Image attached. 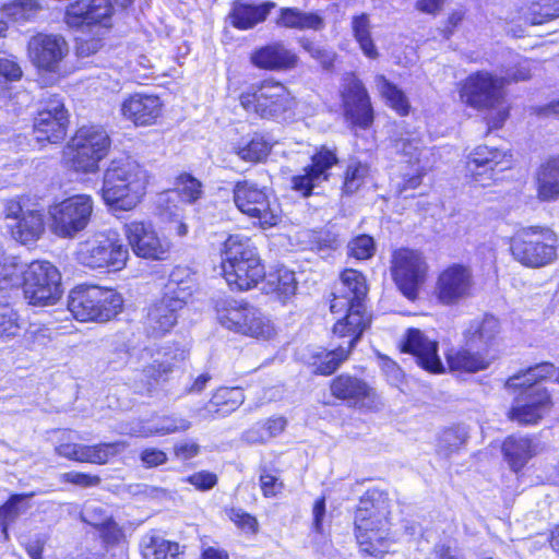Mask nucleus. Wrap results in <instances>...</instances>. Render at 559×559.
I'll list each match as a JSON object with an SVG mask.
<instances>
[{
	"label": "nucleus",
	"instance_id": "63",
	"mask_svg": "<svg viewBox=\"0 0 559 559\" xmlns=\"http://www.w3.org/2000/svg\"><path fill=\"white\" fill-rule=\"evenodd\" d=\"M99 535L103 539V542L107 545H116L118 544L122 537L123 532L121 527L110 518L104 526H100L98 528Z\"/></svg>",
	"mask_w": 559,
	"mask_h": 559
},
{
	"label": "nucleus",
	"instance_id": "36",
	"mask_svg": "<svg viewBox=\"0 0 559 559\" xmlns=\"http://www.w3.org/2000/svg\"><path fill=\"white\" fill-rule=\"evenodd\" d=\"M265 278L262 290L265 294L274 295L283 304L287 302L297 290V281L295 273L286 267L277 269L269 273Z\"/></svg>",
	"mask_w": 559,
	"mask_h": 559
},
{
	"label": "nucleus",
	"instance_id": "60",
	"mask_svg": "<svg viewBox=\"0 0 559 559\" xmlns=\"http://www.w3.org/2000/svg\"><path fill=\"white\" fill-rule=\"evenodd\" d=\"M80 516L83 522L94 526L97 530L100 526H104L106 521L111 518L106 514V511L102 506L96 503H85Z\"/></svg>",
	"mask_w": 559,
	"mask_h": 559
},
{
	"label": "nucleus",
	"instance_id": "23",
	"mask_svg": "<svg viewBox=\"0 0 559 559\" xmlns=\"http://www.w3.org/2000/svg\"><path fill=\"white\" fill-rule=\"evenodd\" d=\"M126 449L124 442H105L95 445L61 443L56 447L58 455L76 462L105 464Z\"/></svg>",
	"mask_w": 559,
	"mask_h": 559
},
{
	"label": "nucleus",
	"instance_id": "54",
	"mask_svg": "<svg viewBox=\"0 0 559 559\" xmlns=\"http://www.w3.org/2000/svg\"><path fill=\"white\" fill-rule=\"evenodd\" d=\"M467 435V430L463 426L445 429L439 437V451L447 456L456 452L465 443Z\"/></svg>",
	"mask_w": 559,
	"mask_h": 559
},
{
	"label": "nucleus",
	"instance_id": "51",
	"mask_svg": "<svg viewBox=\"0 0 559 559\" xmlns=\"http://www.w3.org/2000/svg\"><path fill=\"white\" fill-rule=\"evenodd\" d=\"M284 417L269 418L264 423L257 424V427L246 432V438L250 442H265L266 440L282 433L286 427Z\"/></svg>",
	"mask_w": 559,
	"mask_h": 559
},
{
	"label": "nucleus",
	"instance_id": "27",
	"mask_svg": "<svg viewBox=\"0 0 559 559\" xmlns=\"http://www.w3.org/2000/svg\"><path fill=\"white\" fill-rule=\"evenodd\" d=\"M187 354L188 352L179 344L163 347V352L158 354V358L143 368L141 374L146 380L140 386H136L135 390L139 393L151 392L155 383L160 379H165L177 364L186 359Z\"/></svg>",
	"mask_w": 559,
	"mask_h": 559
},
{
	"label": "nucleus",
	"instance_id": "13",
	"mask_svg": "<svg viewBox=\"0 0 559 559\" xmlns=\"http://www.w3.org/2000/svg\"><path fill=\"white\" fill-rule=\"evenodd\" d=\"M78 261L91 269L122 270L129 259L128 248L116 237L96 236L79 245Z\"/></svg>",
	"mask_w": 559,
	"mask_h": 559
},
{
	"label": "nucleus",
	"instance_id": "56",
	"mask_svg": "<svg viewBox=\"0 0 559 559\" xmlns=\"http://www.w3.org/2000/svg\"><path fill=\"white\" fill-rule=\"evenodd\" d=\"M300 45L311 58L322 66L324 70L330 71L333 69L336 53L332 49H328L326 47L308 38H301Z\"/></svg>",
	"mask_w": 559,
	"mask_h": 559
},
{
	"label": "nucleus",
	"instance_id": "18",
	"mask_svg": "<svg viewBox=\"0 0 559 559\" xmlns=\"http://www.w3.org/2000/svg\"><path fill=\"white\" fill-rule=\"evenodd\" d=\"M341 96L347 119L361 129L369 128L373 121L370 97L364 83L354 73L344 76Z\"/></svg>",
	"mask_w": 559,
	"mask_h": 559
},
{
	"label": "nucleus",
	"instance_id": "31",
	"mask_svg": "<svg viewBox=\"0 0 559 559\" xmlns=\"http://www.w3.org/2000/svg\"><path fill=\"white\" fill-rule=\"evenodd\" d=\"M251 63L264 70H288L298 63L295 52L281 41H275L255 49L250 57Z\"/></svg>",
	"mask_w": 559,
	"mask_h": 559
},
{
	"label": "nucleus",
	"instance_id": "29",
	"mask_svg": "<svg viewBox=\"0 0 559 559\" xmlns=\"http://www.w3.org/2000/svg\"><path fill=\"white\" fill-rule=\"evenodd\" d=\"M203 194L202 183L190 174H181L177 179V189L168 190L158 195L157 206L162 215L170 218L177 216L176 201L181 198L188 203L197 202Z\"/></svg>",
	"mask_w": 559,
	"mask_h": 559
},
{
	"label": "nucleus",
	"instance_id": "8",
	"mask_svg": "<svg viewBox=\"0 0 559 559\" xmlns=\"http://www.w3.org/2000/svg\"><path fill=\"white\" fill-rule=\"evenodd\" d=\"M110 145V138L102 126L81 127L68 146L67 154L71 168L83 174L96 173Z\"/></svg>",
	"mask_w": 559,
	"mask_h": 559
},
{
	"label": "nucleus",
	"instance_id": "61",
	"mask_svg": "<svg viewBox=\"0 0 559 559\" xmlns=\"http://www.w3.org/2000/svg\"><path fill=\"white\" fill-rule=\"evenodd\" d=\"M229 519L242 531L251 534L258 532L257 519L240 508H231L228 512Z\"/></svg>",
	"mask_w": 559,
	"mask_h": 559
},
{
	"label": "nucleus",
	"instance_id": "38",
	"mask_svg": "<svg viewBox=\"0 0 559 559\" xmlns=\"http://www.w3.org/2000/svg\"><path fill=\"white\" fill-rule=\"evenodd\" d=\"M239 266L243 269L242 272H231L225 277L227 284L231 289L249 290L258 285V283L265 276L264 266L261 263L260 257L255 253L253 257L247 259Z\"/></svg>",
	"mask_w": 559,
	"mask_h": 559
},
{
	"label": "nucleus",
	"instance_id": "49",
	"mask_svg": "<svg viewBox=\"0 0 559 559\" xmlns=\"http://www.w3.org/2000/svg\"><path fill=\"white\" fill-rule=\"evenodd\" d=\"M393 148L396 154H400L405 158L406 163L421 165V155L424 152V145L421 140L413 134L406 132L393 141Z\"/></svg>",
	"mask_w": 559,
	"mask_h": 559
},
{
	"label": "nucleus",
	"instance_id": "57",
	"mask_svg": "<svg viewBox=\"0 0 559 559\" xmlns=\"http://www.w3.org/2000/svg\"><path fill=\"white\" fill-rule=\"evenodd\" d=\"M22 326L20 324V316L12 308H3L0 310V340L9 341L20 334Z\"/></svg>",
	"mask_w": 559,
	"mask_h": 559
},
{
	"label": "nucleus",
	"instance_id": "1",
	"mask_svg": "<svg viewBox=\"0 0 559 559\" xmlns=\"http://www.w3.org/2000/svg\"><path fill=\"white\" fill-rule=\"evenodd\" d=\"M368 293L366 278L362 273L348 269L342 272L340 283L336 284L330 309L333 313L346 312L333 326L334 335H346V329L356 333L360 338L370 324V317L366 311L365 298Z\"/></svg>",
	"mask_w": 559,
	"mask_h": 559
},
{
	"label": "nucleus",
	"instance_id": "26",
	"mask_svg": "<svg viewBox=\"0 0 559 559\" xmlns=\"http://www.w3.org/2000/svg\"><path fill=\"white\" fill-rule=\"evenodd\" d=\"M217 320L226 329L236 333L250 331L246 326V320L250 319L254 324H261V311L247 302L234 299L221 300L216 305Z\"/></svg>",
	"mask_w": 559,
	"mask_h": 559
},
{
	"label": "nucleus",
	"instance_id": "62",
	"mask_svg": "<svg viewBox=\"0 0 559 559\" xmlns=\"http://www.w3.org/2000/svg\"><path fill=\"white\" fill-rule=\"evenodd\" d=\"M61 480L82 488L96 487L102 479L97 475H90L80 472H67L60 476Z\"/></svg>",
	"mask_w": 559,
	"mask_h": 559
},
{
	"label": "nucleus",
	"instance_id": "35",
	"mask_svg": "<svg viewBox=\"0 0 559 559\" xmlns=\"http://www.w3.org/2000/svg\"><path fill=\"white\" fill-rule=\"evenodd\" d=\"M274 7L273 2L257 5L236 2L229 13L230 23L238 29H250L263 22Z\"/></svg>",
	"mask_w": 559,
	"mask_h": 559
},
{
	"label": "nucleus",
	"instance_id": "53",
	"mask_svg": "<svg viewBox=\"0 0 559 559\" xmlns=\"http://www.w3.org/2000/svg\"><path fill=\"white\" fill-rule=\"evenodd\" d=\"M271 151V144L261 135L255 134L249 142L237 147L238 156L247 162H261Z\"/></svg>",
	"mask_w": 559,
	"mask_h": 559
},
{
	"label": "nucleus",
	"instance_id": "33",
	"mask_svg": "<svg viewBox=\"0 0 559 559\" xmlns=\"http://www.w3.org/2000/svg\"><path fill=\"white\" fill-rule=\"evenodd\" d=\"M255 253H258L257 248L250 239L240 235H230L224 242L222 253L224 277L228 276L231 272H242L243 269L239 265L245 261L247 262V259L250 260Z\"/></svg>",
	"mask_w": 559,
	"mask_h": 559
},
{
	"label": "nucleus",
	"instance_id": "28",
	"mask_svg": "<svg viewBox=\"0 0 559 559\" xmlns=\"http://www.w3.org/2000/svg\"><path fill=\"white\" fill-rule=\"evenodd\" d=\"M163 104L158 96L135 93L121 104V114L138 127L151 126L162 114Z\"/></svg>",
	"mask_w": 559,
	"mask_h": 559
},
{
	"label": "nucleus",
	"instance_id": "17",
	"mask_svg": "<svg viewBox=\"0 0 559 559\" xmlns=\"http://www.w3.org/2000/svg\"><path fill=\"white\" fill-rule=\"evenodd\" d=\"M123 234L136 257L164 260L169 252V242L160 238L150 222L132 221L123 225Z\"/></svg>",
	"mask_w": 559,
	"mask_h": 559
},
{
	"label": "nucleus",
	"instance_id": "32",
	"mask_svg": "<svg viewBox=\"0 0 559 559\" xmlns=\"http://www.w3.org/2000/svg\"><path fill=\"white\" fill-rule=\"evenodd\" d=\"M499 333V320L491 314H486L472 320L463 334L466 346L486 352L492 346Z\"/></svg>",
	"mask_w": 559,
	"mask_h": 559
},
{
	"label": "nucleus",
	"instance_id": "19",
	"mask_svg": "<svg viewBox=\"0 0 559 559\" xmlns=\"http://www.w3.org/2000/svg\"><path fill=\"white\" fill-rule=\"evenodd\" d=\"M27 51L35 67L56 72L69 52V45L59 34L38 33L29 38Z\"/></svg>",
	"mask_w": 559,
	"mask_h": 559
},
{
	"label": "nucleus",
	"instance_id": "15",
	"mask_svg": "<svg viewBox=\"0 0 559 559\" xmlns=\"http://www.w3.org/2000/svg\"><path fill=\"white\" fill-rule=\"evenodd\" d=\"M68 124V111L62 99L51 95L41 102L34 119V138L38 143H58L66 138Z\"/></svg>",
	"mask_w": 559,
	"mask_h": 559
},
{
	"label": "nucleus",
	"instance_id": "12",
	"mask_svg": "<svg viewBox=\"0 0 559 559\" xmlns=\"http://www.w3.org/2000/svg\"><path fill=\"white\" fill-rule=\"evenodd\" d=\"M234 202L241 213L257 218L262 227L275 226L281 219V209L276 199L266 188H261L253 181L236 182Z\"/></svg>",
	"mask_w": 559,
	"mask_h": 559
},
{
	"label": "nucleus",
	"instance_id": "6",
	"mask_svg": "<svg viewBox=\"0 0 559 559\" xmlns=\"http://www.w3.org/2000/svg\"><path fill=\"white\" fill-rule=\"evenodd\" d=\"M239 100L246 111L278 121L292 118L296 107V100L286 86L272 80L251 85L241 93Z\"/></svg>",
	"mask_w": 559,
	"mask_h": 559
},
{
	"label": "nucleus",
	"instance_id": "20",
	"mask_svg": "<svg viewBox=\"0 0 559 559\" xmlns=\"http://www.w3.org/2000/svg\"><path fill=\"white\" fill-rule=\"evenodd\" d=\"M311 164L304 168V174L292 178V187L302 197L311 195L313 189L330 178L329 169L338 164L335 148L321 146L311 157Z\"/></svg>",
	"mask_w": 559,
	"mask_h": 559
},
{
	"label": "nucleus",
	"instance_id": "40",
	"mask_svg": "<svg viewBox=\"0 0 559 559\" xmlns=\"http://www.w3.org/2000/svg\"><path fill=\"white\" fill-rule=\"evenodd\" d=\"M537 193L542 201L549 202L559 198V156L540 165L537 171Z\"/></svg>",
	"mask_w": 559,
	"mask_h": 559
},
{
	"label": "nucleus",
	"instance_id": "10",
	"mask_svg": "<svg viewBox=\"0 0 559 559\" xmlns=\"http://www.w3.org/2000/svg\"><path fill=\"white\" fill-rule=\"evenodd\" d=\"M557 236L549 228L528 227L511 240V252L516 261L530 267H542L557 258Z\"/></svg>",
	"mask_w": 559,
	"mask_h": 559
},
{
	"label": "nucleus",
	"instance_id": "39",
	"mask_svg": "<svg viewBox=\"0 0 559 559\" xmlns=\"http://www.w3.org/2000/svg\"><path fill=\"white\" fill-rule=\"evenodd\" d=\"M12 237L23 245L39 239L45 230L43 215L38 211H26L15 223L8 224Z\"/></svg>",
	"mask_w": 559,
	"mask_h": 559
},
{
	"label": "nucleus",
	"instance_id": "59",
	"mask_svg": "<svg viewBox=\"0 0 559 559\" xmlns=\"http://www.w3.org/2000/svg\"><path fill=\"white\" fill-rule=\"evenodd\" d=\"M41 9L43 5L37 0H15L7 8V11L9 15L19 21L32 19Z\"/></svg>",
	"mask_w": 559,
	"mask_h": 559
},
{
	"label": "nucleus",
	"instance_id": "43",
	"mask_svg": "<svg viewBox=\"0 0 559 559\" xmlns=\"http://www.w3.org/2000/svg\"><path fill=\"white\" fill-rule=\"evenodd\" d=\"M185 546L169 542L157 535H145L141 542V554L144 559H178Z\"/></svg>",
	"mask_w": 559,
	"mask_h": 559
},
{
	"label": "nucleus",
	"instance_id": "24",
	"mask_svg": "<svg viewBox=\"0 0 559 559\" xmlns=\"http://www.w3.org/2000/svg\"><path fill=\"white\" fill-rule=\"evenodd\" d=\"M403 350L413 354L416 362L431 373H440L444 370L438 355V343L429 340L418 329L407 330Z\"/></svg>",
	"mask_w": 559,
	"mask_h": 559
},
{
	"label": "nucleus",
	"instance_id": "37",
	"mask_svg": "<svg viewBox=\"0 0 559 559\" xmlns=\"http://www.w3.org/2000/svg\"><path fill=\"white\" fill-rule=\"evenodd\" d=\"M502 453L514 472L522 469L535 455L532 439L523 436H510L502 443Z\"/></svg>",
	"mask_w": 559,
	"mask_h": 559
},
{
	"label": "nucleus",
	"instance_id": "11",
	"mask_svg": "<svg viewBox=\"0 0 559 559\" xmlns=\"http://www.w3.org/2000/svg\"><path fill=\"white\" fill-rule=\"evenodd\" d=\"M21 286L25 299L33 306L53 305L62 295L61 274L48 261L26 264Z\"/></svg>",
	"mask_w": 559,
	"mask_h": 559
},
{
	"label": "nucleus",
	"instance_id": "16",
	"mask_svg": "<svg viewBox=\"0 0 559 559\" xmlns=\"http://www.w3.org/2000/svg\"><path fill=\"white\" fill-rule=\"evenodd\" d=\"M504 80L488 72H476L466 78L460 90V97L467 106L487 109L502 102Z\"/></svg>",
	"mask_w": 559,
	"mask_h": 559
},
{
	"label": "nucleus",
	"instance_id": "22",
	"mask_svg": "<svg viewBox=\"0 0 559 559\" xmlns=\"http://www.w3.org/2000/svg\"><path fill=\"white\" fill-rule=\"evenodd\" d=\"M511 155L486 145L477 146L469 155L467 167L475 182L485 187L496 176L511 167Z\"/></svg>",
	"mask_w": 559,
	"mask_h": 559
},
{
	"label": "nucleus",
	"instance_id": "55",
	"mask_svg": "<svg viewBox=\"0 0 559 559\" xmlns=\"http://www.w3.org/2000/svg\"><path fill=\"white\" fill-rule=\"evenodd\" d=\"M34 496V492L12 495L9 500L0 507V522L2 524H7L8 522L15 520L28 508V506L25 504V501Z\"/></svg>",
	"mask_w": 559,
	"mask_h": 559
},
{
	"label": "nucleus",
	"instance_id": "34",
	"mask_svg": "<svg viewBox=\"0 0 559 559\" xmlns=\"http://www.w3.org/2000/svg\"><path fill=\"white\" fill-rule=\"evenodd\" d=\"M346 335H337L341 338H347L344 344H340L335 349L321 353L314 356L316 361L313 362L314 372L322 376L332 374L344 362L352 349L355 347L359 338H356V333H353L349 329L345 331Z\"/></svg>",
	"mask_w": 559,
	"mask_h": 559
},
{
	"label": "nucleus",
	"instance_id": "45",
	"mask_svg": "<svg viewBox=\"0 0 559 559\" xmlns=\"http://www.w3.org/2000/svg\"><path fill=\"white\" fill-rule=\"evenodd\" d=\"M370 173L368 163L350 157L343 173L342 192L346 195L356 193L366 182Z\"/></svg>",
	"mask_w": 559,
	"mask_h": 559
},
{
	"label": "nucleus",
	"instance_id": "41",
	"mask_svg": "<svg viewBox=\"0 0 559 559\" xmlns=\"http://www.w3.org/2000/svg\"><path fill=\"white\" fill-rule=\"evenodd\" d=\"M276 25L301 31H320L324 27V20L314 12H302L297 8H282Z\"/></svg>",
	"mask_w": 559,
	"mask_h": 559
},
{
	"label": "nucleus",
	"instance_id": "4",
	"mask_svg": "<svg viewBox=\"0 0 559 559\" xmlns=\"http://www.w3.org/2000/svg\"><path fill=\"white\" fill-rule=\"evenodd\" d=\"M192 282L186 269L177 267L170 273L162 297L147 310L145 330L148 335L160 337L173 330L179 311L192 296Z\"/></svg>",
	"mask_w": 559,
	"mask_h": 559
},
{
	"label": "nucleus",
	"instance_id": "9",
	"mask_svg": "<svg viewBox=\"0 0 559 559\" xmlns=\"http://www.w3.org/2000/svg\"><path fill=\"white\" fill-rule=\"evenodd\" d=\"M94 211L91 195L75 194L48 209V226L60 238L73 239L88 226Z\"/></svg>",
	"mask_w": 559,
	"mask_h": 559
},
{
	"label": "nucleus",
	"instance_id": "58",
	"mask_svg": "<svg viewBox=\"0 0 559 559\" xmlns=\"http://www.w3.org/2000/svg\"><path fill=\"white\" fill-rule=\"evenodd\" d=\"M376 251V243L371 236L359 235L347 245V253L357 260L370 259Z\"/></svg>",
	"mask_w": 559,
	"mask_h": 559
},
{
	"label": "nucleus",
	"instance_id": "64",
	"mask_svg": "<svg viewBox=\"0 0 559 559\" xmlns=\"http://www.w3.org/2000/svg\"><path fill=\"white\" fill-rule=\"evenodd\" d=\"M186 481L193 485L197 489L205 491L212 489L217 484V476L214 473L201 471L188 476Z\"/></svg>",
	"mask_w": 559,
	"mask_h": 559
},
{
	"label": "nucleus",
	"instance_id": "47",
	"mask_svg": "<svg viewBox=\"0 0 559 559\" xmlns=\"http://www.w3.org/2000/svg\"><path fill=\"white\" fill-rule=\"evenodd\" d=\"M371 25L368 14L361 13L352 19V31L364 55L370 59L379 56L378 49L371 37Z\"/></svg>",
	"mask_w": 559,
	"mask_h": 559
},
{
	"label": "nucleus",
	"instance_id": "25",
	"mask_svg": "<svg viewBox=\"0 0 559 559\" xmlns=\"http://www.w3.org/2000/svg\"><path fill=\"white\" fill-rule=\"evenodd\" d=\"M472 275L462 265H452L444 270L438 278L437 296L444 305H452L469 295Z\"/></svg>",
	"mask_w": 559,
	"mask_h": 559
},
{
	"label": "nucleus",
	"instance_id": "3",
	"mask_svg": "<svg viewBox=\"0 0 559 559\" xmlns=\"http://www.w3.org/2000/svg\"><path fill=\"white\" fill-rule=\"evenodd\" d=\"M556 373L554 365L538 364L510 377L508 388L523 389L510 412L509 417L522 425L536 424L550 407L548 392L539 385V381L551 378Z\"/></svg>",
	"mask_w": 559,
	"mask_h": 559
},
{
	"label": "nucleus",
	"instance_id": "50",
	"mask_svg": "<svg viewBox=\"0 0 559 559\" xmlns=\"http://www.w3.org/2000/svg\"><path fill=\"white\" fill-rule=\"evenodd\" d=\"M559 16V0H540L532 3L524 14L525 20L532 25L544 24Z\"/></svg>",
	"mask_w": 559,
	"mask_h": 559
},
{
	"label": "nucleus",
	"instance_id": "14",
	"mask_svg": "<svg viewBox=\"0 0 559 559\" xmlns=\"http://www.w3.org/2000/svg\"><path fill=\"white\" fill-rule=\"evenodd\" d=\"M427 270L423 254L416 250L403 248L393 254V278L402 294L411 300L417 297L418 289L426 280Z\"/></svg>",
	"mask_w": 559,
	"mask_h": 559
},
{
	"label": "nucleus",
	"instance_id": "5",
	"mask_svg": "<svg viewBox=\"0 0 559 559\" xmlns=\"http://www.w3.org/2000/svg\"><path fill=\"white\" fill-rule=\"evenodd\" d=\"M384 499L378 490H368L355 512V535L362 552L380 557L388 552Z\"/></svg>",
	"mask_w": 559,
	"mask_h": 559
},
{
	"label": "nucleus",
	"instance_id": "21",
	"mask_svg": "<svg viewBox=\"0 0 559 559\" xmlns=\"http://www.w3.org/2000/svg\"><path fill=\"white\" fill-rule=\"evenodd\" d=\"M114 11L110 0H76L67 7L64 22L71 28L83 25L109 27Z\"/></svg>",
	"mask_w": 559,
	"mask_h": 559
},
{
	"label": "nucleus",
	"instance_id": "7",
	"mask_svg": "<svg viewBox=\"0 0 559 559\" xmlns=\"http://www.w3.org/2000/svg\"><path fill=\"white\" fill-rule=\"evenodd\" d=\"M122 297L110 288L78 287L68 297V309L79 321H109L122 308Z\"/></svg>",
	"mask_w": 559,
	"mask_h": 559
},
{
	"label": "nucleus",
	"instance_id": "48",
	"mask_svg": "<svg viewBox=\"0 0 559 559\" xmlns=\"http://www.w3.org/2000/svg\"><path fill=\"white\" fill-rule=\"evenodd\" d=\"M374 81L378 91L382 97L385 98L390 107L401 116L407 115L409 110V104L403 91L386 80L384 75H377Z\"/></svg>",
	"mask_w": 559,
	"mask_h": 559
},
{
	"label": "nucleus",
	"instance_id": "42",
	"mask_svg": "<svg viewBox=\"0 0 559 559\" xmlns=\"http://www.w3.org/2000/svg\"><path fill=\"white\" fill-rule=\"evenodd\" d=\"M245 401V394L240 388L218 389L205 406L210 415L216 414L225 417L236 411Z\"/></svg>",
	"mask_w": 559,
	"mask_h": 559
},
{
	"label": "nucleus",
	"instance_id": "44",
	"mask_svg": "<svg viewBox=\"0 0 559 559\" xmlns=\"http://www.w3.org/2000/svg\"><path fill=\"white\" fill-rule=\"evenodd\" d=\"M473 348L466 347L448 354L447 360L452 370L477 372L489 367V359L481 350L474 353Z\"/></svg>",
	"mask_w": 559,
	"mask_h": 559
},
{
	"label": "nucleus",
	"instance_id": "30",
	"mask_svg": "<svg viewBox=\"0 0 559 559\" xmlns=\"http://www.w3.org/2000/svg\"><path fill=\"white\" fill-rule=\"evenodd\" d=\"M331 393L349 406H366L373 402L374 392L364 380L343 373L334 378Z\"/></svg>",
	"mask_w": 559,
	"mask_h": 559
},
{
	"label": "nucleus",
	"instance_id": "2",
	"mask_svg": "<svg viewBox=\"0 0 559 559\" xmlns=\"http://www.w3.org/2000/svg\"><path fill=\"white\" fill-rule=\"evenodd\" d=\"M146 170L130 157L112 159L104 173L102 195L104 202L116 210L134 209L145 194Z\"/></svg>",
	"mask_w": 559,
	"mask_h": 559
},
{
	"label": "nucleus",
	"instance_id": "52",
	"mask_svg": "<svg viewBox=\"0 0 559 559\" xmlns=\"http://www.w3.org/2000/svg\"><path fill=\"white\" fill-rule=\"evenodd\" d=\"M190 427L191 421L181 416H164L158 418L155 423L147 427L145 436H165L169 433L182 432L187 431Z\"/></svg>",
	"mask_w": 559,
	"mask_h": 559
},
{
	"label": "nucleus",
	"instance_id": "46",
	"mask_svg": "<svg viewBox=\"0 0 559 559\" xmlns=\"http://www.w3.org/2000/svg\"><path fill=\"white\" fill-rule=\"evenodd\" d=\"M26 264L15 258H1L0 260V293L4 295L10 290H17L22 285V278Z\"/></svg>",
	"mask_w": 559,
	"mask_h": 559
}]
</instances>
